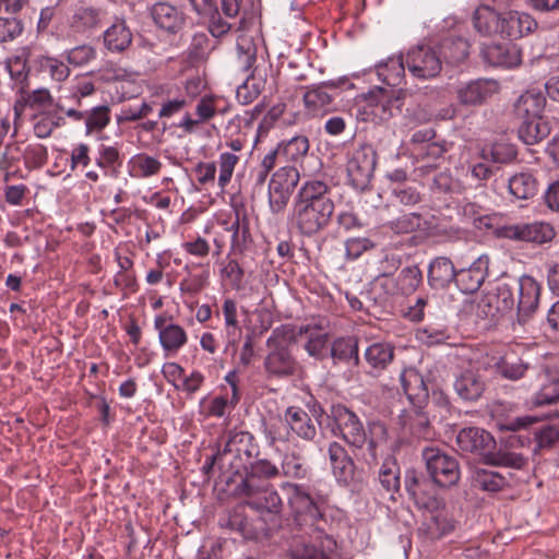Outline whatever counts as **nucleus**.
<instances>
[{"label":"nucleus","mask_w":559,"mask_h":559,"mask_svg":"<svg viewBox=\"0 0 559 559\" xmlns=\"http://www.w3.org/2000/svg\"><path fill=\"white\" fill-rule=\"evenodd\" d=\"M334 211L329 185L310 179L301 185L294 199L292 224L302 236L311 237L330 225Z\"/></svg>","instance_id":"obj_1"},{"label":"nucleus","mask_w":559,"mask_h":559,"mask_svg":"<svg viewBox=\"0 0 559 559\" xmlns=\"http://www.w3.org/2000/svg\"><path fill=\"white\" fill-rule=\"evenodd\" d=\"M246 504L254 511L253 515H243L236 510L228 520L229 527L239 532L246 539L269 537L271 532L281 526L284 504L273 485L246 500Z\"/></svg>","instance_id":"obj_2"},{"label":"nucleus","mask_w":559,"mask_h":559,"mask_svg":"<svg viewBox=\"0 0 559 559\" xmlns=\"http://www.w3.org/2000/svg\"><path fill=\"white\" fill-rule=\"evenodd\" d=\"M455 442L461 453L477 455L487 465L522 469L527 464V459L521 453L507 448H499L496 451L493 436L479 427L461 429L456 435Z\"/></svg>","instance_id":"obj_3"},{"label":"nucleus","mask_w":559,"mask_h":559,"mask_svg":"<svg viewBox=\"0 0 559 559\" xmlns=\"http://www.w3.org/2000/svg\"><path fill=\"white\" fill-rule=\"evenodd\" d=\"M336 421V429L340 431L343 440L353 448L354 451H364L367 445L366 452H362V460L371 465L377 463L378 453L377 448L380 442L388 438V429L381 423H372L369 426V436L367 435L362 423L357 415L346 407H337L334 412ZM357 455L356 452H354Z\"/></svg>","instance_id":"obj_4"},{"label":"nucleus","mask_w":559,"mask_h":559,"mask_svg":"<svg viewBox=\"0 0 559 559\" xmlns=\"http://www.w3.org/2000/svg\"><path fill=\"white\" fill-rule=\"evenodd\" d=\"M32 55L29 47L22 48L21 53L7 61L11 79L17 91L14 103V131L22 127L25 120L35 119V90H31L28 75L31 67L28 58Z\"/></svg>","instance_id":"obj_5"},{"label":"nucleus","mask_w":559,"mask_h":559,"mask_svg":"<svg viewBox=\"0 0 559 559\" xmlns=\"http://www.w3.org/2000/svg\"><path fill=\"white\" fill-rule=\"evenodd\" d=\"M283 489L287 491L290 515L297 525L313 526L323 518L325 500L322 496H313L305 486L294 483H285Z\"/></svg>","instance_id":"obj_6"},{"label":"nucleus","mask_w":559,"mask_h":559,"mask_svg":"<svg viewBox=\"0 0 559 559\" xmlns=\"http://www.w3.org/2000/svg\"><path fill=\"white\" fill-rule=\"evenodd\" d=\"M223 452L228 461L229 473L241 475L242 469L250 466L251 460L258 457L260 449L251 432L234 428L226 432Z\"/></svg>","instance_id":"obj_7"},{"label":"nucleus","mask_w":559,"mask_h":559,"mask_svg":"<svg viewBox=\"0 0 559 559\" xmlns=\"http://www.w3.org/2000/svg\"><path fill=\"white\" fill-rule=\"evenodd\" d=\"M429 479L441 488L455 486L461 477L459 461L439 448L426 447L421 451Z\"/></svg>","instance_id":"obj_8"},{"label":"nucleus","mask_w":559,"mask_h":559,"mask_svg":"<svg viewBox=\"0 0 559 559\" xmlns=\"http://www.w3.org/2000/svg\"><path fill=\"white\" fill-rule=\"evenodd\" d=\"M336 549L335 539L316 527L309 538L293 539L287 549L290 559H331L330 555Z\"/></svg>","instance_id":"obj_9"},{"label":"nucleus","mask_w":559,"mask_h":559,"mask_svg":"<svg viewBox=\"0 0 559 559\" xmlns=\"http://www.w3.org/2000/svg\"><path fill=\"white\" fill-rule=\"evenodd\" d=\"M377 165V153L369 144H364L354 150L346 164L349 185L364 191L368 188Z\"/></svg>","instance_id":"obj_10"},{"label":"nucleus","mask_w":559,"mask_h":559,"mask_svg":"<svg viewBox=\"0 0 559 559\" xmlns=\"http://www.w3.org/2000/svg\"><path fill=\"white\" fill-rule=\"evenodd\" d=\"M300 179L298 169L295 166L286 165L280 167L269 183V202L272 212H282L297 187Z\"/></svg>","instance_id":"obj_11"},{"label":"nucleus","mask_w":559,"mask_h":559,"mask_svg":"<svg viewBox=\"0 0 559 559\" xmlns=\"http://www.w3.org/2000/svg\"><path fill=\"white\" fill-rule=\"evenodd\" d=\"M270 352L264 358V370L269 379H286L299 371V364L289 347L270 337L266 342Z\"/></svg>","instance_id":"obj_12"},{"label":"nucleus","mask_w":559,"mask_h":559,"mask_svg":"<svg viewBox=\"0 0 559 559\" xmlns=\"http://www.w3.org/2000/svg\"><path fill=\"white\" fill-rule=\"evenodd\" d=\"M404 105V94L402 91L388 93L380 88L377 95L368 98L362 109V120L372 122H382L392 118L395 114L402 111Z\"/></svg>","instance_id":"obj_13"},{"label":"nucleus","mask_w":559,"mask_h":559,"mask_svg":"<svg viewBox=\"0 0 559 559\" xmlns=\"http://www.w3.org/2000/svg\"><path fill=\"white\" fill-rule=\"evenodd\" d=\"M404 483L409 499L419 510L437 511L442 506V499L432 490V481L423 474L407 469Z\"/></svg>","instance_id":"obj_14"},{"label":"nucleus","mask_w":559,"mask_h":559,"mask_svg":"<svg viewBox=\"0 0 559 559\" xmlns=\"http://www.w3.org/2000/svg\"><path fill=\"white\" fill-rule=\"evenodd\" d=\"M495 235L510 240L545 243L551 241L556 233L550 224L534 222L499 226L495 229Z\"/></svg>","instance_id":"obj_15"},{"label":"nucleus","mask_w":559,"mask_h":559,"mask_svg":"<svg viewBox=\"0 0 559 559\" xmlns=\"http://www.w3.org/2000/svg\"><path fill=\"white\" fill-rule=\"evenodd\" d=\"M406 66L414 76L431 79L440 73L442 61L440 55L433 48L420 45L407 52Z\"/></svg>","instance_id":"obj_16"},{"label":"nucleus","mask_w":559,"mask_h":559,"mask_svg":"<svg viewBox=\"0 0 559 559\" xmlns=\"http://www.w3.org/2000/svg\"><path fill=\"white\" fill-rule=\"evenodd\" d=\"M488 255L478 257L468 267L456 270L455 285L464 294L476 293L489 273Z\"/></svg>","instance_id":"obj_17"},{"label":"nucleus","mask_w":559,"mask_h":559,"mask_svg":"<svg viewBox=\"0 0 559 559\" xmlns=\"http://www.w3.org/2000/svg\"><path fill=\"white\" fill-rule=\"evenodd\" d=\"M518 321L525 324L536 311L539 304L540 287L530 275H523L518 281Z\"/></svg>","instance_id":"obj_18"},{"label":"nucleus","mask_w":559,"mask_h":559,"mask_svg":"<svg viewBox=\"0 0 559 559\" xmlns=\"http://www.w3.org/2000/svg\"><path fill=\"white\" fill-rule=\"evenodd\" d=\"M480 55L492 67L514 68L522 62L521 49L512 43L486 45Z\"/></svg>","instance_id":"obj_19"},{"label":"nucleus","mask_w":559,"mask_h":559,"mask_svg":"<svg viewBox=\"0 0 559 559\" xmlns=\"http://www.w3.org/2000/svg\"><path fill=\"white\" fill-rule=\"evenodd\" d=\"M453 386L461 400L476 402L486 391L487 383L479 370L466 369L456 377Z\"/></svg>","instance_id":"obj_20"},{"label":"nucleus","mask_w":559,"mask_h":559,"mask_svg":"<svg viewBox=\"0 0 559 559\" xmlns=\"http://www.w3.org/2000/svg\"><path fill=\"white\" fill-rule=\"evenodd\" d=\"M498 90V84L492 80H474L461 86L456 91V97L463 106H479L491 97Z\"/></svg>","instance_id":"obj_21"},{"label":"nucleus","mask_w":559,"mask_h":559,"mask_svg":"<svg viewBox=\"0 0 559 559\" xmlns=\"http://www.w3.org/2000/svg\"><path fill=\"white\" fill-rule=\"evenodd\" d=\"M154 328L158 331V338L163 349L176 354L188 342L187 332L179 324L168 322L164 316H157Z\"/></svg>","instance_id":"obj_22"},{"label":"nucleus","mask_w":559,"mask_h":559,"mask_svg":"<svg viewBox=\"0 0 559 559\" xmlns=\"http://www.w3.org/2000/svg\"><path fill=\"white\" fill-rule=\"evenodd\" d=\"M150 13L156 26L171 34L179 32L186 23L182 10L169 2H156Z\"/></svg>","instance_id":"obj_23"},{"label":"nucleus","mask_w":559,"mask_h":559,"mask_svg":"<svg viewBox=\"0 0 559 559\" xmlns=\"http://www.w3.org/2000/svg\"><path fill=\"white\" fill-rule=\"evenodd\" d=\"M314 411L313 415L308 414L305 409L290 406L285 412V420L292 431L299 438L312 441L317 436V428L320 425Z\"/></svg>","instance_id":"obj_24"},{"label":"nucleus","mask_w":559,"mask_h":559,"mask_svg":"<svg viewBox=\"0 0 559 559\" xmlns=\"http://www.w3.org/2000/svg\"><path fill=\"white\" fill-rule=\"evenodd\" d=\"M536 26V21L528 13L515 10L503 11L500 36L518 39L533 32Z\"/></svg>","instance_id":"obj_25"},{"label":"nucleus","mask_w":559,"mask_h":559,"mask_svg":"<svg viewBox=\"0 0 559 559\" xmlns=\"http://www.w3.org/2000/svg\"><path fill=\"white\" fill-rule=\"evenodd\" d=\"M400 421L405 432L419 440H431L435 437L433 427L423 408L414 406L409 411H404L400 416Z\"/></svg>","instance_id":"obj_26"},{"label":"nucleus","mask_w":559,"mask_h":559,"mask_svg":"<svg viewBox=\"0 0 559 559\" xmlns=\"http://www.w3.org/2000/svg\"><path fill=\"white\" fill-rule=\"evenodd\" d=\"M400 381L412 405L423 408L429 399V391L423 376L414 368H406L401 372Z\"/></svg>","instance_id":"obj_27"},{"label":"nucleus","mask_w":559,"mask_h":559,"mask_svg":"<svg viewBox=\"0 0 559 559\" xmlns=\"http://www.w3.org/2000/svg\"><path fill=\"white\" fill-rule=\"evenodd\" d=\"M539 378L542 386L535 394L533 404L536 406L551 405L559 401V369L555 366L542 367Z\"/></svg>","instance_id":"obj_28"},{"label":"nucleus","mask_w":559,"mask_h":559,"mask_svg":"<svg viewBox=\"0 0 559 559\" xmlns=\"http://www.w3.org/2000/svg\"><path fill=\"white\" fill-rule=\"evenodd\" d=\"M426 512L428 515L425 518L419 528V532L423 533L426 538L436 540L454 530V521L449 516L443 502L439 510Z\"/></svg>","instance_id":"obj_29"},{"label":"nucleus","mask_w":559,"mask_h":559,"mask_svg":"<svg viewBox=\"0 0 559 559\" xmlns=\"http://www.w3.org/2000/svg\"><path fill=\"white\" fill-rule=\"evenodd\" d=\"M456 269L448 257H437L430 261L427 272L428 285L432 289H445L455 282Z\"/></svg>","instance_id":"obj_30"},{"label":"nucleus","mask_w":559,"mask_h":559,"mask_svg":"<svg viewBox=\"0 0 559 559\" xmlns=\"http://www.w3.org/2000/svg\"><path fill=\"white\" fill-rule=\"evenodd\" d=\"M473 23L475 29L483 36H500L502 12H498L489 5L481 4L474 12Z\"/></svg>","instance_id":"obj_31"},{"label":"nucleus","mask_w":559,"mask_h":559,"mask_svg":"<svg viewBox=\"0 0 559 559\" xmlns=\"http://www.w3.org/2000/svg\"><path fill=\"white\" fill-rule=\"evenodd\" d=\"M546 106V97L542 92L534 90L522 94L514 104V114L520 120L543 117Z\"/></svg>","instance_id":"obj_32"},{"label":"nucleus","mask_w":559,"mask_h":559,"mask_svg":"<svg viewBox=\"0 0 559 559\" xmlns=\"http://www.w3.org/2000/svg\"><path fill=\"white\" fill-rule=\"evenodd\" d=\"M364 357L371 368V373L378 374L393 361L394 346L386 342L372 343L366 348Z\"/></svg>","instance_id":"obj_33"},{"label":"nucleus","mask_w":559,"mask_h":559,"mask_svg":"<svg viewBox=\"0 0 559 559\" xmlns=\"http://www.w3.org/2000/svg\"><path fill=\"white\" fill-rule=\"evenodd\" d=\"M328 453L334 475L340 480H350L354 477L355 465L345 448L337 442H332L329 445Z\"/></svg>","instance_id":"obj_34"},{"label":"nucleus","mask_w":559,"mask_h":559,"mask_svg":"<svg viewBox=\"0 0 559 559\" xmlns=\"http://www.w3.org/2000/svg\"><path fill=\"white\" fill-rule=\"evenodd\" d=\"M330 355H331L334 364H337V362L350 364L352 362L354 366H358L360 362L358 340L354 336L336 338L332 343V346L330 349Z\"/></svg>","instance_id":"obj_35"},{"label":"nucleus","mask_w":559,"mask_h":559,"mask_svg":"<svg viewBox=\"0 0 559 559\" xmlns=\"http://www.w3.org/2000/svg\"><path fill=\"white\" fill-rule=\"evenodd\" d=\"M324 330L323 322L320 324L302 325L299 329V334H307L309 336L308 342L305 345L307 353L318 359L325 357L326 344L329 341V333L322 332Z\"/></svg>","instance_id":"obj_36"},{"label":"nucleus","mask_w":559,"mask_h":559,"mask_svg":"<svg viewBox=\"0 0 559 559\" xmlns=\"http://www.w3.org/2000/svg\"><path fill=\"white\" fill-rule=\"evenodd\" d=\"M438 53L447 63L456 66L467 59L469 44L462 37H448L441 41Z\"/></svg>","instance_id":"obj_37"},{"label":"nucleus","mask_w":559,"mask_h":559,"mask_svg":"<svg viewBox=\"0 0 559 559\" xmlns=\"http://www.w3.org/2000/svg\"><path fill=\"white\" fill-rule=\"evenodd\" d=\"M328 85H318L304 94V103L309 114L324 115L332 109L333 96L326 91Z\"/></svg>","instance_id":"obj_38"},{"label":"nucleus","mask_w":559,"mask_h":559,"mask_svg":"<svg viewBox=\"0 0 559 559\" xmlns=\"http://www.w3.org/2000/svg\"><path fill=\"white\" fill-rule=\"evenodd\" d=\"M521 121L519 138L527 145L537 144L550 134V126L543 117Z\"/></svg>","instance_id":"obj_39"},{"label":"nucleus","mask_w":559,"mask_h":559,"mask_svg":"<svg viewBox=\"0 0 559 559\" xmlns=\"http://www.w3.org/2000/svg\"><path fill=\"white\" fill-rule=\"evenodd\" d=\"M509 191L520 200H527L538 192L539 183L536 177L530 171L515 174L509 179Z\"/></svg>","instance_id":"obj_40"},{"label":"nucleus","mask_w":559,"mask_h":559,"mask_svg":"<svg viewBox=\"0 0 559 559\" xmlns=\"http://www.w3.org/2000/svg\"><path fill=\"white\" fill-rule=\"evenodd\" d=\"M132 43V33L123 21L112 24L104 33V44L112 52L126 50Z\"/></svg>","instance_id":"obj_41"},{"label":"nucleus","mask_w":559,"mask_h":559,"mask_svg":"<svg viewBox=\"0 0 559 559\" xmlns=\"http://www.w3.org/2000/svg\"><path fill=\"white\" fill-rule=\"evenodd\" d=\"M102 13L99 9L93 7H80L75 10L71 26L75 32L85 33L99 26Z\"/></svg>","instance_id":"obj_42"},{"label":"nucleus","mask_w":559,"mask_h":559,"mask_svg":"<svg viewBox=\"0 0 559 559\" xmlns=\"http://www.w3.org/2000/svg\"><path fill=\"white\" fill-rule=\"evenodd\" d=\"M481 157L490 159L496 164H511L516 159V147L508 142H495L491 145L483 147Z\"/></svg>","instance_id":"obj_43"},{"label":"nucleus","mask_w":559,"mask_h":559,"mask_svg":"<svg viewBox=\"0 0 559 559\" xmlns=\"http://www.w3.org/2000/svg\"><path fill=\"white\" fill-rule=\"evenodd\" d=\"M528 369V365L521 358L514 356H504L501 357L495 364L496 372L504 379L508 380H519L521 379Z\"/></svg>","instance_id":"obj_44"},{"label":"nucleus","mask_w":559,"mask_h":559,"mask_svg":"<svg viewBox=\"0 0 559 559\" xmlns=\"http://www.w3.org/2000/svg\"><path fill=\"white\" fill-rule=\"evenodd\" d=\"M473 484L480 490L497 492L508 485V480L497 472L479 468L473 474Z\"/></svg>","instance_id":"obj_45"},{"label":"nucleus","mask_w":559,"mask_h":559,"mask_svg":"<svg viewBox=\"0 0 559 559\" xmlns=\"http://www.w3.org/2000/svg\"><path fill=\"white\" fill-rule=\"evenodd\" d=\"M379 483L391 495V498L399 491L401 486L400 467L394 459L388 457L383 461L379 471Z\"/></svg>","instance_id":"obj_46"},{"label":"nucleus","mask_w":559,"mask_h":559,"mask_svg":"<svg viewBox=\"0 0 559 559\" xmlns=\"http://www.w3.org/2000/svg\"><path fill=\"white\" fill-rule=\"evenodd\" d=\"M497 300L498 299L496 296H493V294H491V292L480 295L474 307L475 316L479 320L488 322L498 321V319L504 313L499 308Z\"/></svg>","instance_id":"obj_47"},{"label":"nucleus","mask_w":559,"mask_h":559,"mask_svg":"<svg viewBox=\"0 0 559 559\" xmlns=\"http://www.w3.org/2000/svg\"><path fill=\"white\" fill-rule=\"evenodd\" d=\"M280 471L281 475L285 477L304 479L307 477L309 468L306 460L300 454L287 452L283 456Z\"/></svg>","instance_id":"obj_48"},{"label":"nucleus","mask_w":559,"mask_h":559,"mask_svg":"<svg viewBox=\"0 0 559 559\" xmlns=\"http://www.w3.org/2000/svg\"><path fill=\"white\" fill-rule=\"evenodd\" d=\"M423 282V273L418 265H408L401 270L396 277V288L403 295L413 294Z\"/></svg>","instance_id":"obj_49"},{"label":"nucleus","mask_w":559,"mask_h":559,"mask_svg":"<svg viewBox=\"0 0 559 559\" xmlns=\"http://www.w3.org/2000/svg\"><path fill=\"white\" fill-rule=\"evenodd\" d=\"M242 473H245V477L238 484L237 492L240 496H245L247 500H250L251 498H253V496H257L263 489H266L270 486H272V484H270L267 480H265L262 477L255 476L249 469H242Z\"/></svg>","instance_id":"obj_50"},{"label":"nucleus","mask_w":559,"mask_h":559,"mask_svg":"<svg viewBox=\"0 0 559 559\" xmlns=\"http://www.w3.org/2000/svg\"><path fill=\"white\" fill-rule=\"evenodd\" d=\"M533 435L536 442V447L534 449L535 453L544 450H550L557 442H559V427L556 425H542L534 429Z\"/></svg>","instance_id":"obj_51"},{"label":"nucleus","mask_w":559,"mask_h":559,"mask_svg":"<svg viewBox=\"0 0 559 559\" xmlns=\"http://www.w3.org/2000/svg\"><path fill=\"white\" fill-rule=\"evenodd\" d=\"M221 275L223 280L227 281V283L234 290H245V270L237 260L229 259L222 267Z\"/></svg>","instance_id":"obj_52"},{"label":"nucleus","mask_w":559,"mask_h":559,"mask_svg":"<svg viewBox=\"0 0 559 559\" xmlns=\"http://www.w3.org/2000/svg\"><path fill=\"white\" fill-rule=\"evenodd\" d=\"M405 64L403 57L390 58L384 66L379 68V75L391 86H396L402 82L405 74Z\"/></svg>","instance_id":"obj_53"},{"label":"nucleus","mask_w":559,"mask_h":559,"mask_svg":"<svg viewBox=\"0 0 559 559\" xmlns=\"http://www.w3.org/2000/svg\"><path fill=\"white\" fill-rule=\"evenodd\" d=\"M222 312L225 321V329L228 338L233 343L237 341V336L241 333V328L237 319V304L234 299L227 298L223 302Z\"/></svg>","instance_id":"obj_54"},{"label":"nucleus","mask_w":559,"mask_h":559,"mask_svg":"<svg viewBox=\"0 0 559 559\" xmlns=\"http://www.w3.org/2000/svg\"><path fill=\"white\" fill-rule=\"evenodd\" d=\"M37 72L43 78L50 76L58 82L63 81L69 75V69L64 63L45 57L37 59Z\"/></svg>","instance_id":"obj_55"},{"label":"nucleus","mask_w":559,"mask_h":559,"mask_svg":"<svg viewBox=\"0 0 559 559\" xmlns=\"http://www.w3.org/2000/svg\"><path fill=\"white\" fill-rule=\"evenodd\" d=\"M278 148L288 160L296 162L309 151V140L304 135L294 136L286 143H280Z\"/></svg>","instance_id":"obj_56"},{"label":"nucleus","mask_w":559,"mask_h":559,"mask_svg":"<svg viewBox=\"0 0 559 559\" xmlns=\"http://www.w3.org/2000/svg\"><path fill=\"white\" fill-rule=\"evenodd\" d=\"M238 63L243 71H249L257 58V46L252 38L240 36L237 39Z\"/></svg>","instance_id":"obj_57"},{"label":"nucleus","mask_w":559,"mask_h":559,"mask_svg":"<svg viewBox=\"0 0 559 559\" xmlns=\"http://www.w3.org/2000/svg\"><path fill=\"white\" fill-rule=\"evenodd\" d=\"M110 109L108 106L94 107L90 112H86L85 126L86 133L91 134L94 131H102L110 122Z\"/></svg>","instance_id":"obj_58"},{"label":"nucleus","mask_w":559,"mask_h":559,"mask_svg":"<svg viewBox=\"0 0 559 559\" xmlns=\"http://www.w3.org/2000/svg\"><path fill=\"white\" fill-rule=\"evenodd\" d=\"M423 217L417 213L403 214L389 223L390 228L396 234L413 233L421 227Z\"/></svg>","instance_id":"obj_59"},{"label":"nucleus","mask_w":559,"mask_h":559,"mask_svg":"<svg viewBox=\"0 0 559 559\" xmlns=\"http://www.w3.org/2000/svg\"><path fill=\"white\" fill-rule=\"evenodd\" d=\"M239 162V157L233 153H222L219 155V176H218V186L224 190V188L230 182L234 169Z\"/></svg>","instance_id":"obj_60"},{"label":"nucleus","mask_w":559,"mask_h":559,"mask_svg":"<svg viewBox=\"0 0 559 559\" xmlns=\"http://www.w3.org/2000/svg\"><path fill=\"white\" fill-rule=\"evenodd\" d=\"M23 32L22 21L16 17H0V44L11 41Z\"/></svg>","instance_id":"obj_61"},{"label":"nucleus","mask_w":559,"mask_h":559,"mask_svg":"<svg viewBox=\"0 0 559 559\" xmlns=\"http://www.w3.org/2000/svg\"><path fill=\"white\" fill-rule=\"evenodd\" d=\"M247 469L251 471L255 476L262 477L267 481L281 475L280 467L266 459L255 461L251 460L250 466H248Z\"/></svg>","instance_id":"obj_62"},{"label":"nucleus","mask_w":559,"mask_h":559,"mask_svg":"<svg viewBox=\"0 0 559 559\" xmlns=\"http://www.w3.org/2000/svg\"><path fill=\"white\" fill-rule=\"evenodd\" d=\"M133 163L141 177L154 176L158 174L162 168V163L157 158L146 154L138 155Z\"/></svg>","instance_id":"obj_63"},{"label":"nucleus","mask_w":559,"mask_h":559,"mask_svg":"<svg viewBox=\"0 0 559 559\" xmlns=\"http://www.w3.org/2000/svg\"><path fill=\"white\" fill-rule=\"evenodd\" d=\"M374 242L366 237H353L345 241L346 254L350 259L359 258L364 252L374 248Z\"/></svg>","instance_id":"obj_64"}]
</instances>
